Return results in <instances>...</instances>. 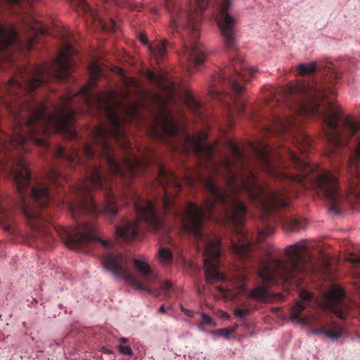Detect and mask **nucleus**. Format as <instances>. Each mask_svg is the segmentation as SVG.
I'll use <instances>...</instances> for the list:
<instances>
[{
  "label": "nucleus",
  "mask_w": 360,
  "mask_h": 360,
  "mask_svg": "<svg viewBox=\"0 0 360 360\" xmlns=\"http://www.w3.org/2000/svg\"><path fill=\"white\" fill-rule=\"evenodd\" d=\"M7 214L6 208L3 205V201L1 198H0V220L2 221L4 220V216Z\"/></svg>",
  "instance_id": "2f4dec72"
},
{
  "label": "nucleus",
  "mask_w": 360,
  "mask_h": 360,
  "mask_svg": "<svg viewBox=\"0 0 360 360\" xmlns=\"http://www.w3.org/2000/svg\"><path fill=\"white\" fill-rule=\"evenodd\" d=\"M185 104L193 112L195 116L203 118V107L200 102L197 101L194 96L189 91H186L184 95Z\"/></svg>",
  "instance_id": "a211bd4d"
},
{
  "label": "nucleus",
  "mask_w": 360,
  "mask_h": 360,
  "mask_svg": "<svg viewBox=\"0 0 360 360\" xmlns=\"http://www.w3.org/2000/svg\"><path fill=\"white\" fill-rule=\"evenodd\" d=\"M46 181L51 186L58 187L63 186L65 181L60 172L56 168L51 167L46 174Z\"/></svg>",
  "instance_id": "6ab92c4d"
},
{
  "label": "nucleus",
  "mask_w": 360,
  "mask_h": 360,
  "mask_svg": "<svg viewBox=\"0 0 360 360\" xmlns=\"http://www.w3.org/2000/svg\"><path fill=\"white\" fill-rule=\"evenodd\" d=\"M348 261L353 264H360V257L352 255L347 258Z\"/></svg>",
  "instance_id": "72a5a7b5"
},
{
  "label": "nucleus",
  "mask_w": 360,
  "mask_h": 360,
  "mask_svg": "<svg viewBox=\"0 0 360 360\" xmlns=\"http://www.w3.org/2000/svg\"><path fill=\"white\" fill-rule=\"evenodd\" d=\"M238 279L240 281H244L252 273V270L247 264L238 269Z\"/></svg>",
  "instance_id": "b1692460"
},
{
  "label": "nucleus",
  "mask_w": 360,
  "mask_h": 360,
  "mask_svg": "<svg viewBox=\"0 0 360 360\" xmlns=\"http://www.w3.org/2000/svg\"><path fill=\"white\" fill-rule=\"evenodd\" d=\"M67 1L75 7L77 12L82 13L84 15L92 18L94 20H98V24L103 30L107 32L117 31V25L114 20L110 18L108 20H105L100 18L98 13L96 10L93 9L85 0Z\"/></svg>",
  "instance_id": "4468645a"
},
{
  "label": "nucleus",
  "mask_w": 360,
  "mask_h": 360,
  "mask_svg": "<svg viewBox=\"0 0 360 360\" xmlns=\"http://www.w3.org/2000/svg\"><path fill=\"white\" fill-rule=\"evenodd\" d=\"M4 229L6 231H8L10 233H13L14 231L13 228L12 227V226L11 224H6V222H4Z\"/></svg>",
  "instance_id": "f704fd0d"
},
{
  "label": "nucleus",
  "mask_w": 360,
  "mask_h": 360,
  "mask_svg": "<svg viewBox=\"0 0 360 360\" xmlns=\"http://www.w3.org/2000/svg\"><path fill=\"white\" fill-rule=\"evenodd\" d=\"M181 311L188 316H191V311L188 309H185L183 307H181Z\"/></svg>",
  "instance_id": "c9c22d12"
},
{
  "label": "nucleus",
  "mask_w": 360,
  "mask_h": 360,
  "mask_svg": "<svg viewBox=\"0 0 360 360\" xmlns=\"http://www.w3.org/2000/svg\"><path fill=\"white\" fill-rule=\"evenodd\" d=\"M217 1V25L225 49L233 53L230 56V64L212 77L209 94L224 105L230 124H232L234 116H240L245 112L246 102L240 95L245 91L244 84L253 77L256 70L248 66L238 51L236 41V19L228 12L233 0Z\"/></svg>",
  "instance_id": "39448f33"
},
{
  "label": "nucleus",
  "mask_w": 360,
  "mask_h": 360,
  "mask_svg": "<svg viewBox=\"0 0 360 360\" xmlns=\"http://www.w3.org/2000/svg\"><path fill=\"white\" fill-rule=\"evenodd\" d=\"M25 28L30 33L25 39H22L14 26L0 25V60L8 56L7 51L11 45H20L25 41L26 48L30 51L33 49L39 35L48 34L46 28L39 21L32 18L26 22Z\"/></svg>",
  "instance_id": "6e6552de"
},
{
  "label": "nucleus",
  "mask_w": 360,
  "mask_h": 360,
  "mask_svg": "<svg viewBox=\"0 0 360 360\" xmlns=\"http://www.w3.org/2000/svg\"><path fill=\"white\" fill-rule=\"evenodd\" d=\"M27 1H29L30 0H26Z\"/></svg>",
  "instance_id": "79ce46f5"
},
{
  "label": "nucleus",
  "mask_w": 360,
  "mask_h": 360,
  "mask_svg": "<svg viewBox=\"0 0 360 360\" xmlns=\"http://www.w3.org/2000/svg\"><path fill=\"white\" fill-rule=\"evenodd\" d=\"M294 274L310 273L316 270L312 263V257L309 252L307 241L294 243Z\"/></svg>",
  "instance_id": "f8f14e48"
},
{
  "label": "nucleus",
  "mask_w": 360,
  "mask_h": 360,
  "mask_svg": "<svg viewBox=\"0 0 360 360\" xmlns=\"http://www.w3.org/2000/svg\"><path fill=\"white\" fill-rule=\"evenodd\" d=\"M103 266L115 276L131 283L137 289L153 294L149 285L156 279V274L148 263L143 260L134 259V264L138 271L143 276V281H139L129 269V260L121 253L117 252H107L102 255Z\"/></svg>",
  "instance_id": "0eeeda50"
},
{
  "label": "nucleus",
  "mask_w": 360,
  "mask_h": 360,
  "mask_svg": "<svg viewBox=\"0 0 360 360\" xmlns=\"http://www.w3.org/2000/svg\"><path fill=\"white\" fill-rule=\"evenodd\" d=\"M250 312L249 309H236L234 310V314L236 316L239 318H243L245 316L248 315Z\"/></svg>",
  "instance_id": "cd10ccee"
},
{
  "label": "nucleus",
  "mask_w": 360,
  "mask_h": 360,
  "mask_svg": "<svg viewBox=\"0 0 360 360\" xmlns=\"http://www.w3.org/2000/svg\"><path fill=\"white\" fill-rule=\"evenodd\" d=\"M292 86L290 83L278 88L270 87L264 92L266 105L270 108L278 107L291 111L292 107Z\"/></svg>",
  "instance_id": "9b49d317"
},
{
  "label": "nucleus",
  "mask_w": 360,
  "mask_h": 360,
  "mask_svg": "<svg viewBox=\"0 0 360 360\" xmlns=\"http://www.w3.org/2000/svg\"><path fill=\"white\" fill-rule=\"evenodd\" d=\"M300 297L304 302L310 301L313 297L312 294L306 290H301L300 292Z\"/></svg>",
  "instance_id": "c85d7f7f"
},
{
  "label": "nucleus",
  "mask_w": 360,
  "mask_h": 360,
  "mask_svg": "<svg viewBox=\"0 0 360 360\" xmlns=\"http://www.w3.org/2000/svg\"><path fill=\"white\" fill-rule=\"evenodd\" d=\"M321 72L319 80L294 81V184L306 189L314 188L326 200L329 207H341L347 195L341 188L338 176L330 171L320 172L316 165H311L306 157L311 152L310 137L303 131L295 132V115L314 116L325 124L324 135L332 147L331 153L349 144L352 140L354 153L350 156L347 168L349 192L360 196V121L346 117L340 123V112L329 95L335 94L338 73L330 62L300 63L297 66L299 75Z\"/></svg>",
  "instance_id": "20e7f679"
},
{
  "label": "nucleus",
  "mask_w": 360,
  "mask_h": 360,
  "mask_svg": "<svg viewBox=\"0 0 360 360\" xmlns=\"http://www.w3.org/2000/svg\"><path fill=\"white\" fill-rule=\"evenodd\" d=\"M172 284L169 281H164L160 286L161 289L165 292H167L172 289Z\"/></svg>",
  "instance_id": "473e14b6"
},
{
  "label": "nucleus",
  "mask_w": 360,
  "mask_h": 360,
  "mask_svg": "<svg viewBox=\"0 0 360 360\" xmlns=\"http://www.w3.org/2000/svg\"><path fill=\"white\" fill-rule=\"evenodd\" d=\"M293 196H294V198L295 197V193L293 194Z\"/></svg>",
  "instance_id": "a19ab883"
},
{
  "label": "nucleus",
  "mask_w": 360,
  "mask_h": 360,
  "mask_svg": "<svg viewBox=\"0 0 360 360\" xmlns=\"http://www.w3.org/2000/svg\"><path fill=\"white\" fill-rule=\"evenodd\" d=\"M77 52L71 42L65 41L51 63L37 65L32 72L25 69L19 78L12 77L4 85L6 93L17 101L15 108L8 104L13 126L8 139L0 138V172L13 178L20 193L32 183L28 164L20 152L30 151L32 146L49 150L47 138L52 133L63 134L72 140L79 139L74 124V107L83 104V87L75 93L68 91L63 95L60 103L53 105L51 114L47 112L46 103L35 98V90L39 86L70 77L72 56Z\"/></svg>",
  "instance_id": "7ed1b4c3"
},
{
  "label": "nucleus",
  "mask_w": 360,
  "mask_h": 360,
  "mask_svg": "<svg viewBox=\"0 0 360 360\" xmlns=\"http://www.w3.org/2000/svg\"><path fill=\"white\" fill-rule=\"evenodd\" d=\"M208 1L196 0L195 6L183 11L176 6L175 0H165V6L171 14L169 29L183 39L181 62L188 66L189 71L202 65L207 58L204 46L197 39L200 34L198 24L202 20Z\"/></svg>",
  "instance_id": "423d86ee"
},
{
  "label": "nucleus",
  "mask_w": 360,
  "mask_h": 360,
  "mask_svg": "<svg viewBox=\"0 0 360 360\" xmlns=\"http://www.w3.org/2000/svg\"><path fill=\"white\" fill-rule=\"evenodd\" d=\"M250 147L259 162L261 167L267 174L273 177H277L278 172L271 162L272 148L270 145L259 141L257 144L250 143Z\"/></svg>",
  "instance_id": "ddd939ff"
},
{
  "label": "nucleus",
  "mask_w": 360,
  "mask_h": 360,
  "mask_svg": "<svg viewBox=\"0 0 360 360\" xmlns=\"http://www.w3.org/2000/svg\"><path fill=\"white\" fill-rule=\"evenodd\" d=\"M148 77L150 80L155 83H159L160 81V77L152 71L148 72Z\"/></svg>",
  "instance_id": "7c9ffc66"
},
{
  "label": "nucleus",
  "mask_w": 360,
  "mask_h": 360,
  "mask_svg": "<svg viewBox=\"0 0 360 360\" xmlns=\"http://www.w3.org/2000/svg\"><path fill=\"white\" fill-rule=\"evenodd\" d=\"M222 316L224 318H229V315L227 313L224 312Z\"/></svg>",
  "instance_id": "58836bf2"
},
{
  "label": "nucleus",
  "mask_w": 360,
  "mask_h": 360,
  "mask_svg": "<svg viewBox=\"0 0 360 360\" xmlns=\"http://www.w3.org/2000/svg\"><path fill=\"white\" fill-rule=\"evenodd\" d=\"M288 262L270 258L266 262H261L256 271L264 284L283 285H290L292 279V245L288 247Z\"/></svg>",
  "instance_id": "1a4fd4ad"
},
{
  "label": "nucleus",
  "mask_w": 360,
  "mask_h": 360,
  "mask_svg": "<svg viewBox=\"0 0 360 360\" xmlns=\"http://www.w3.org/2000/svg\"><path fill=\"white\" fill-rule=\"evenodd\" d=\"M304 308V304L294 300V321L298 318L299 313L302 311Z\"/></svg>",
  "instance_id": "bb28decb"
},
{
  "label": "nucleus",
  "mask_w": 360,
  "mask_h": 360,
  "mask_svg": "<svg viewBox=\"0 0 360 360\" xmlns=\"http://www.w3.org/2000/svg\"><path fill=\"white\" fill-rule=\"evenodd\" d=\"M201 317L202 320L199 323V327L200 329H202V326H214L215 323L212 318H211L210 316L205 313H201Z\"/></svg>",
  "instance_id": "a878e982"
},
{
  "label": "nucleus",
  "mask_w": 360,
  "mask_h": 360,
  "mask_svg": "<svg viewBox=\"0 0 360 360\" xmlns=\"http://www.w3.org/2000/svg\"><path fill=\"white\" fill-rule=\"evenodd\" d=\"M249 297L257 301H265L268 299V288L264 285H259L249 292Z\"/></svg>",
  "instance_id": "aec40b11"
},
{
  "label": "nucleus",
  "mask_w": 360,
  "mask_h": 360,
  "mask_svg": "<svg viewBox=\"0 0 360 360\" xmlns=\"http://www.w3.org/2000/svg\"><path fill=\"white\" fill-rule=\"evenodd\" d=\"M119 350L122 354H125V355H131L132 354V350L129 346L120 345Z\"/></svg>",
  "instance_id": "c756f323"
},
{
  "label": "nucleus",
  "mask_w": 360,
  "mask_h": 360,
  "mask_svg": "<svg viewBox=\"0 0 360 360\" xmlns=\"http://www.w3.org/2000/svg\"><path fill=\"white\" fill-rule=\"evenodd\" d=\"M345 299V292L342 288H335L327 295L328 308L341 319L344 318V314L348 309Z\"/></svg>",
  "instance_id": "2eb2a0df"
},
{
  "label": "nucleus",
  "mask_w": 360,
  "mask_h": 360,
  "mask_svg": "<svg viewBox=\"0 0 360 360\" xmlns=\"http://www.w3.org/2000/svg\"><path fill=\"white\" fill-rule=\"evenodd\" d=\"M0 97H1V96H0Z\"/></svg>",
  "instance_id": "37998d69"
},
{
  "label": "nucleus",
  "mask_w": 360,
  "mask_h": 360,
  "mask_svg": "<svg viewBox=\"0 0 360 360\" xmlns=\"http://www.w3.org/2000/svg\"><path fill=\"white\" fill-rule=\"evenodd\" d=\"M290 319H292V312H291V313H290Z\"/></svg>",
  "instance_id": "ea45409f"
},
{
  "label": "nucleus",
  "mask_w": 360,
  "mask_h": 360,
  "mask_svg": "<svg viewBox=\"0 0 360 360\" xmlns=\"http://www.w3.org/2000/svg\"><path fill=\"white\" fill-rule=\"evenodd\" d=\"M158 259L160 264L167 266L173 261L172 252L167 248H160L158 250Z\"/></svg>",
  "instance_id": "4be33fe9"
},
{
  "label": "nucleus",
  "mask_w": 360,
  "mask_h": 360,
  "mask_svg": "<svg viewBox=\"0 0 360 360\" xmlns=\"http://www.w3.org/2000/svg\"><path fill=\"white\" fill-rule=\"evenodd\" d=\"M153 121L148 128L150 136L162 142L167 137L176 136L180 128L174 121L172 112L164 105L158 107L157 112H151Z\"/></svg>",
  "instance_id": "9d476101"
},
{
  "label": "nucleus",
  "mask_w": 360,
  "mask_h": 360,
  "mask_svg": "<svg viewBox=\"0 0 360 360\" xmlns=\"http://www.w3.org/2000/svg\"><path fill=\"white\" fill-rule=\"evenodd\" d=\"M117 105L126 117H120L117 106L107 104L105 111L109 126L98 125L91 129L92 144L84 141L79 148L72 146L69 150L58 146L53 152L55 158L72 167L81 166L85 172L86 179L79 180L72 187L75 199L68 204L69 212L76 221L75 227L51 229L49 226L51 222L49 206L52 194L47 184L31 178L30 186L25 188L22 193L18 192L16 205L24 215L34 240L51 246L54 231L69 248L89 252L95 245L100 243L109 250L112 243L99 237L97 225L80 218L86 214H104L109 218L117 215L114 181L121 183L124 190L122 198L127 204H133L137 217L136 221L122 219L121 226H115L119 238L126 241L134 240L139 233L140 221L157 232L164 229L155 204L130 188L133 179L149 165L146 157L139 158L127 154L129 142L123 129L127 119H139L140 104Z\"/></svg>",
  "instance_id": "f257e3e1"
},
{
  "label": "nucleus",
  "mask_w": 360,
  "mask_h": 360,
  "mask_svg": "<svg viewBox=\"0 0 360 360\" xmlns=\"http://www.w3.org/2000/svg\"><path fill=\"white\" fill-rule=\"evenodd\" d=\"M238 325L236 324L235 326H233L232 327H230V328H221V329H217V330H212L210 332V333L212 334L213 335H215V336L224 337L226 339H229L230 335H231V334L234 333L236 331V330L238 328Z\"/></svg>",
  "instance_id": "5701e85b"
},
{
  "label": "nucleus",
  "mask_w": 360,
  "mask_h": 360,
  "mask_svg": "<svg viewBox=\"0 0 360 360\" xmlns=\"http://www.w3.org/2000/svg\"><path fill=\"white\" fill-rule=\"evenodd\" d=\"M293 224H294V231H299L300 229H304L307 225V222L305 219L302 218L300 217H296L294 215Z\"/></svg>",
  "instance_id": "393cba45"
},
{
  "label": "nucleus",
  "mask_w": 360,
  "mask_h": 360,
  "mask_svg": "<svg viewBox=\"0 0 360 360\" xmlns=\"http://www.w3.org/2000/svg\"><path fill=\"white\" fill-rule=\"evenodd\" d=\"M139 40L144 44L148 46V49L150 54L155 58L156 60L163 59L167 54V48L169 47V43L167 40L158 41L153 44H149L148 38L144 34H140Z\"/></svg>",
  "instance_id": "dca6fc26"
},
{
  "label": "nucleus",
  "mask_w": 360,
  "mask_h": 360,
  "mask_svg": "<svg viewBox=\"0 0 360 360\" xmlns=\"http://www.w3.org/2000/svg\"><path fill=\"white\" fill-rule=\"evenodd\" d=\"M186 139L193 144L196 158L203 161L205 167L213 173L209 176L198 173L188 179V184L191 187L195 184H200L209 196L205 199L202 207L188 202L186 209L179 210L175 204V195L181 190V182L174 172L159 166L157 184L161 188L163 211L165 214L171 212L180 218L182 231L192 235L197 240L198 247L204 249L207 282L224 281L225 276L218 271L221 266V239L215 234H204L202 230L204 218L230 227L237 237V240H231V252L240 259H248L251 255L252 242L243 226L247 207L239 199L238 194H245L259 207V219L264 224V229L258 232L259 241L274 233L271 222L278 221L285 231H292L291 218L278 212L288 207L290 200L284 193L264 190L236 142L228 141L232 157H224L218 165L213 160V146L204 144L190 134L186 135Z\"/></svg>",
  "instance_id": "f03ea898"
},
{
  "label": "nucleus",
  "mask_w": 360,
  "mask_h": 360,
  "mask_svg": "<svg viewBox=\"0 0 360 360\" xmlns=\"http://www.w3.org/2000/svg\"><path fill=\"white\" fill-rule=\"evenodd\" d=\"M158 311L160 312V313H165L166 310H165V305L162 304L161 305L159 309H158Z\"/></svg>",
  "instance_id": "e433bc0d"
},
{
  "label": "nucleus",
  "mask_w": 360,
  "mask_h": 360,
  "mask_svg": "<svg viewBox=\"0 0 360 360\" xmlns=\"http://www.w3.org/2000/svg\"><path fill=\"white\" fill-rule=\"evenodd\" d=\"M290 125V120L285 115V117H282L281 115H277L275 122V130L277 133L281 136H285L289 129Z\"/></svg>",
  "instance_id": "412c9836"
},
{
  "label": "nucleus",
  "mask_w": 360,
  "mask_h": 360,
  "mask_svg": "<svg viewBox=\"0 0 360 360\" xmlns=\"http://www.w3.org/2000/svg\"><path fill=\"white\" fill-rule=\"evenodd\" d=\"M127 340L126 338H121L120 339V342L121 343H125V342H127Z\"/></svg>",
  "instance_id": "4c0bfd02"
},
{
  "label": "nucleus",
  "mask_w": 360,
  "mask_h": 360,
  "mask_svg": "<svg viewBox=\"0 0 360 360\" xmlns=\"http://www.w3.org/2000/svg\"><path fill=\"white\" fill-rule=\"evenodd\" d=\"M314 332L317 334L324 335L332 340H338L342 337L343 333L340 326L335 323L321 324L315 329Z\"/></svg>",
  "instance_id": "f3484780"
}]
</instances>
